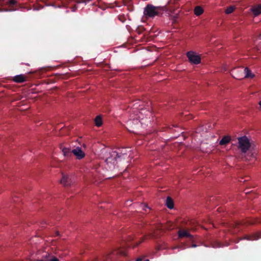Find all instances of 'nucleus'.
Returning a JSON list of instances; mask_svg holds the SVG:
<instances>
[{
    "instance_id": "nucleus-1",
    "label": "nucleus",
    "mask_w": 261,
    "mask_h": 261,
    "mask_svg": "<svg viewBox=\"0 0 261 261\" xmlns=\"http://www.w3.org/2000/svg\"><path fill=\"white\" fill-rule=\"evenodd\" d=\"M164 10V7L154 6L151 4H148L144 8L143 13L146 18H153L155 16L161 15Z\"/></svg>"
},
{
    "instance_id": "nucleus-2",
    "label": "nucleus",
    "mask_w": 261,
    "mask_h": 261,
    "mask_svg": "<svg viewBox=\"0 0 261 261\" xmlns=\"http://www.w3.org/2000/svg\"><path fill=\"white\" fill-rule=\"evenodd\" d=\"M238 140V148L242 153L245 154L247 152H252L253 147L247 136L239 137Z\"/></svg>"
},
{
    "instance_id": "nucleus-3",
    "label": "nucleus",
    "mask_w": 261,
    "mask_h": 261,
    "mask_svg": "<svg viewBox=\"0 0 261 261\" xmlns=\"http://www.w3.org/2000/svg\"><path fill=\"white\" fill-rule=\"evenodd\" d=\"M118 255L125 256L126 253L125 249L123 248H117L114 250L111 254L105 255L101 258L96 257L93 261H108L109 259L114 260L115 256Z\"/></svg>"
},
{
    "instance_id": "nucleus-4",
    "label": "nucleus",
    "mask_w": 261,
    "mask_h": 261,
    "mask_svg": "<svg viewBox=\"0 0 261 261\" xmlns=\"http://www.w3.org/2000/svg\"><path fill=\"white\" fill-rule=\"evenodd\" d=\"M186 55L190 63L196 65L200 63L201 57L195 52L189 51L187 53Z\"/></svg>"
},
{
    "instance_id": "nucleus-5",
    "label": "nucleus",
    "mask_w": 261,
    "mask_h": 261,
    "mask_svg": "<svg viewBox=\"0 0 261 261\" xmlns=\"http://www.w3.org/2000/svg\"><path fill=\"white\" fill-rule=\"evenodd\" d=\"M120 156L119 155V153L116 151H112L109 153V155L108 156L106 160V162L107 164L109 165L110 168L111 167V165L113 166H114L116 162L117 158H120Z\"/></svg>"
},
{
    "instance_id": "nucleus-6",
    "label": "nucleus",
    "mask_w": 261,
    "mask_h": 261,
    "mask_svg": "<svg viewBox=\"0 0 261 261\" xmlns=\"http://www.w3.org/2000/svg\"><path fill=\"white\" fill-rule=\"evenodd\" d=\"M144 239H142L139 242H136L133 243L132 242L134 240V236H129L128 237V238H127V239L126 240L124 241L123 243L125 244V245L122 244L121 247H123L125 245H126V246L127 247L135 248V247H137V246H138L142 242H143V241H144Z\"/></svg>"
},
{
    "instance_id": "nucleus-7",
    "label": "nucleus",
    "mask_w": 261,
    "mask_h": 261,
    "mask_svg": "<svg viewBox=\"0 0 261 261\" xmlns=\"http://www.w3.org/2000/svg\"><path fill=\"white\" fill-rule=\"evenodd\" d=\"M231 74L236 79L242 80L244 79V67H240L233 69Z\"/></svg>"
},
{
    "instance_id": "nucleus-8",
    "label": "nucleus",
    "mask_w": 261,
    "mask_h": 261,
    "mask_svg": "<svg viewBox=\"0 0 261 261\" xmlns=\"http://www.w3.org/2000/svg\"><path fill=\"white\" fill-rule=\"evenodd\" d=\"M257 223H261V221H258L257 219H248L240 222H236L234 224L231 225L234 228H238L241 225H252Z\"/></svg>"
},
{
    "instance_id": "nucleus-9",
    "label": "nucleus",
    "mask_w": 261,
    "mask_h": 261,
    "mask_svg": "<svg viewBox=\"0 0 261 261\" xmlns=\"http://www.w3.org/2000/svg\"><path fill=\"white\" fill-rule=\"evenodd\" d=\"M72 152V154L76 156V158L79 160L83 159L85 155V153L82 151L81 148L79 147L73 149Z\"/></svg>"
},
{
    "instance_id": "nucleus-10",
    "label": "nucleus",
    "mask_w": 261,
    "mask_h": 261,
    "mask_svg": "<svg viewBox=\"0 0 261 261\" xmlns=\"http://www.w3.org/2000/svg\"><path fill=\"white\" fill-rule=\"evenodd\" d=\"M71 179L68 175L62 174V178L60 180L61 184L64 186H69L71 184Z\"/></svg>"
},
{
    "instance_id": "nucleus-11",
    "label": "nucleus",
    "mask_w": 261,
    "mask_h": 261,
    "mask_svg": "<svg viewBox=\"0 0 261 261\" xmlns=\"http://www.w3.org/2000/svg\"><path fill=\"white\" fill-rule=\"evenodd\" d=\"M261 238V232L254 233L250 236H247L244 238V239H246L249 241L257 240Z\"/></svg>"
},
{
    "instance_id": "nucleus-12",
    "label": "nucleus",
    "mask_w": 261,
    "mask_h": 261,
    "mask_svg": "<svg viewBox=\"0 0 261 261\" xmlns=\"http://www.w3.org/2000/svg\"><path fill=\"white\" fill-rule=\"evenodd\" d=\"M60 149H62L63 154L66 157H70L72 155V150L66 147H63V145L60 146Z\"/></svg>"
},
{
    "instance_id": "nucleus-13",
    "label": "nucleus",
    "mask_w": 261,
    "mask_h": 261,
    "mask_svg": "<svg viewBox=\"0 0 261 261\" xmlns=\"http://www.w3.org/2000/svg\"><path fill=\"white\" fill-rule=\"evenodd\" d=\"M178 234L180 238L184 237L189 238L191 239L193 238V236L186 230H179L178 232Z\"/></svg>"
},
{
    "instance_id": "nucleus-14",
    "label": "nucleus",
    "mask_w": 261,
    "mask_h": 261,
    "mask_svg": "<svg viewBox=\"0 0 261 261\" xmlns=\"http://www.w3.org/2000/svg\"><path fill=\"white\" fill-rule=\"evenodd\" d=\"M25 76L23 74L17 75L13 77V81L16 83H22L25 81Z\"/></svg>"
},
{
    "instance_id": "nucleus-15",
    "label": "nucleus",
    "mask_w": 261,
    "mask_h": 261,
    "mask_svg": "<svg viewBox=\"0 0 261 261\" xmlns=\"http://www.w3.org/2000/svg\"><path fill=\"white\" fill-rule=\"evenodd\" d=\"M254 76L248 67L244 68V78H253Z\"/></svg>"
},
{
    "instance_id": "nucleus-16",
    "label": "nucleus",
    "mask_w": 261,
    "mask_h": 261,
    "mask_svg": "<svg viewBox=\"0 0 261 261\" xmlns=\"http://www.w3.org/2000/svg\"><path fill=\"white\" fill-rule=\"evenodd\" d=\"M231 141V138L229 136H224L222 137L219 142V144L221 145H226L228 144Z\"/></svg>"
},
{
    "instance_id": "nucleus-17",
    "label": "nucleus",
    "mask_w": 261,
    "mask_h": 261,
    "mask_svg": "<svg viewBox=\"0 0 261 261\" xmlns=\"http://www.w3.org/2000/svg\"><path fill=\"white\" fill-rule=\"evenodd\" d=\"M251 11L255 16H257L261 14V6L258 5L251 8Z\"/></svg>"
},
{
    "instance_id": "nucleus-18",
    "label": "nucleus",
    "mask_w": 261,
    "mask_h": 261,
    "mask_svg": "<svg viewBox=\"0 0 261 261\" xmlns=\"http://www.w3.org/2000/svg\"><path fill=\"white\" fill-rule=\"evenodd\" d=\"M166 205L167 207L170 209L173 208L174 202L172 199L170 197H167L166 198Z\"/></svg>"
},
{
    "instance_id": "nucleus-19",
    "label": "nucleus",
    "mask_w": 261,
    "mask_h": 261,
    "mask_svg": "<svg viewBox=\"0 0 261 261\" xmlns=\"http://www.w3.org/2000/svg\"><path fill=\"white\" fill-rule=\"evenodd\" d=\"M194 14L199 16L203 13V9L200 6H196L194 10Z\"/></svg>"
},
{
    "instance_id": "nucleus-20",
    "label": "nucleus",
    "mask_w": 261,
    "mask_h": 261,
    "mask_svg": "<svg viewBox=\"0 0 261 261\" xmlns=\"http://www.w3.org/2000/svg\"><path fill=\"white\" fill-rule=\"evenodd\" d=\"M94 121L95 125L96 126L100 127L102 125V118L100 115L96 116V118H95Z\"/></svg>"
},
{
    "instance_id": "nucleus-21",
    "label": "nucleus",
    "mask_w": 261,
    "mask_h": 261,
    "mask_svg": "<svg viewBox=\"0 0 261 261\" xmlns=\"http://www.w3.org/2000/svg\"><path fill=\"white\" fill-rule=\"evenodd\" d=\"M235 8L233 6H229L225 10V13L229 14L231 13L234 10Z\"/></svg>"
},
{
    "instance_id": "nucleus-22",
    "label": "nucleus",
    "mask_w": 261,
    "mask_h": 261,
    "mask_svg": "<svg viewBox=\"0 0 261 261\" xmlns=\"http://www.w3.org/2000/svg\"><path fill=\"white\" fill-rule=\"evenodd\" d=\"M165 228L170 229L169 228H167L166 226V227L163 226V225L162 224H160L159 225H158L157 226V229L159 230H163Z\"/></svg>"
},
{
    "instance_id": "nucleus-23",
    "label": "nucleus",
    "mask_w": 261,
    "mask_h": 261,
    "mask_svg": "<svg viewBox=\"0 0 261 261\" xmlns=\"http://www.w3.org/2000/svg\"><path fill=\"white\" fill-rule=\"evenodd\" d=\"M39 261H59V259H58L56 257L53 256L51 258L48 259V260H40Z\"/></svg>"
},
{
    "instance_id": "nucleus-24",
    "label": "nucleus",
    "mask_w": 261,
    "mask_h": 261,
    "mask_svg": "<svg viewBox=\"0 0 261 261\" xmlns=\"http://www.w3.org/2000/svg\"><path fill=\"white\" fill-rule=\"evenodd\" d=\"M9 4L11 5H15L16 4V0H10Z\"/></svg>"
},
{
    "instance_id": "nucleus-25",
    "label": "nucleus",
    "mask_w": 261,
    "mask_h": 261,
    "mask_svg": "<svg viewBox=\"0 0 261 261\" xmlns=\"http://www.w3.org/2000/svg\"><path fill=\"white\" fill-rule=\"evenodd\" d=\"M75 2L77 4H80V3H86L85 0H76L75 1Z\"/></svg>"
},
{
    "instance_id": "nucleus-26",
    "label": "nucleus",
    "mask_w": 261,
    "mask_h": 261,
    "mask_svg": "<svg viewBox=\"0 0 261 261\" xmlns=\"http://www.w3.org/2000/svg\"><path fill=\"white\" fill-rule=\"evenodd\" d=\"M76 9H77V7L76 5H75L74 7H73V8L72 9V11H75Z\"/></svg>"
},
{
    "instance_id": "nucleus-27",
    "label": "nucleus",
    "mask_w": 261,
    "mask_h": 261,
    "mask_svg": "<svg viewBox=\"0 0 261 261\" xmlns=\"http://www.w3.org/2000/svg\"><path fill=\"white\" fill-rule=\"evenodd\" d=\"M135 261H142V258H138L136 259V260Z\"/></svg>"
},
{
    "instance_id": "nucleus-28",
    "label": "nucleus",
    "mask_w": 261,
    "mask_h": 261,
    "mask_svg": "<svg viewBox=\"0 0 261 261\" xmlns=\"http://www.w3.org/2000/svg\"><path fill=\"white\" fill-rule=\"evenodd\" d=\"M191 247H197V245L193 244H192Z\"/></svg>"
},
{
    "instance_id": "nucleus-29",
    "label": "nucleus",
    "mask_w": 261,
    "mask_h": 261,
    "mask_svg": "<svg viewBox=\"0 0 261 261\" xmlns=\"http://www.w3.org/2000/svg\"><path fill=\"white\" fill-rule=\"evenodd\" d=\"M259 106H260V108H261V100L259 101Z\"/></svg>"
},
{
    "instance_id": "nucleus-30",
    "label": "nucleus",
    "mask_w": 261,
    "mask_h": 261,
    "mask_svg": "<svg viewBox=\"0 0 261 261\" xmlns=\"http://www.w3.org/2000/svg\"><path fill=\"white\" fill-rule=\"evenodd\" d=\"M221 246V245H220V244H218V247H220Z\"/></svg>"
},
{
    "instance_id": "nucleus-31",
    "label": "nucleus",
    "mask_w": 261,
    "mask_h": 261,
    "mask_svg": "<svg viewBox=\"0 0 261 261\" xmlns=\"http://www.w3.org/2000/svg\"><path fill=\"white\" fill-rule=\"evenodd\" d=\"M145 261H149V259H146Z\"/></svg>"
},
{
    "instance_id": "nucleus-32",
    "label": "nucleus",
    "mask_w": 261,
    "mask_h": 261,
    "mask_svg": "<svg viewBox=\"0 0 261 261\" xmlns=\"http://www.w3.org/2000/svg\"><path fill=\"white\" fill-rule=\"evenodd\" d=\"M251 155L253 156V153H251Z\"/></svg>"
}]
</instances>
